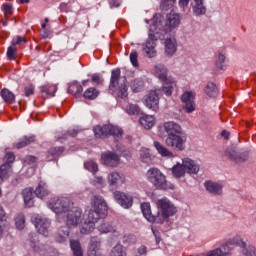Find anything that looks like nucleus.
I'll return each instance as SVG.
<instances>
[{
	"label": "nucleus",
	"instance_id": "f257e3e1",
	"mask_svg": "<svg viewBox=\"0 0 256 256\" xmlns=\"http://www.w3.org/2000/svg\"><path fill=\"white\" fill-rule=\"evenodd\" d=\"M181 23V17L179 14L170 12L166 16V21L164 23V26L161 27V24L159 22H154L149 29V37L144 44L143 51L148 57H154L157 54V51L155 50V47L157 44L155 41L159 39V31H163L165 33H171L173 29H177L179 27V24Z\"/></svg>",
	"mask_w": 256,
	"mask_h": 256
},
{
	"label": "nucleus",
	"instance_id": "f03ea898",
	"mask_svg": "<svg viewBox=\"0 0 256 256\" xmlns=\"http://www.w3.org/2000/svg\"><path fill=\"white\" fill-rule=\"evenodd\" d=\"M157 207L161 212H158L157 215H153V213H151V204L147 202L141 204L143 216L150 223H165L169 217H172L174 213H177V209L167 198L159 199L157 201Z\"/></svg>",
	"mask_w": 256,
	"mask_h": 256
},
{
	"label": "nucleus",
	"instance_id": "7ed1b4c3",
	"mask_svg": "<svg viewBox=\"0 0 256 256\" xmlns=\"http://www.w3.org/2000/svg\"><path fill=\"white\" fill-rule=\"evenodd\" d=\"M65 218L66 226H61L56 235L57 243H66L69 241V229H73L83 221V211L79 207L71 206V208L63 214L62 219Z\"/></svg>",
	"mask_w": 256,
	"mask_h": 256
},
{
	"label": "nucleus",
	"instance_id": "20e7f679",
	"mask_svg": "<svg viewBox=\"0 0 256 256\" xmlns=\"http://www.w3.org/2000/svg\"><path fill=\"white\" fill-rule=\"evenodd\" d=\"M109 89L113 93H116L120 99H127L129 95L127 92V79L121 78V69L116 68L111 71Z\"/></svg>",
	"mask_w": 256,
	"mask_h": 256
},
{
	"label": "nucleus",
	"instance_id": "39448f33",
	"mask_svg": "<svg viewBox=\"0 0 256 256\" xmlns=\"http://www.w3.org/2000/svg\"><path fill=\"white\" fill-rule=\"evenodd\" d=\"M92 209L88 213V221L91 223H97L101 217L107 215L108 207L107 202L101 196H94L91 202Z\"/></svg>",
	"mask_w": 256,
	"mask_h": 256
},
{
	"label": "nucleus",
	"instance_id": "423d86ee",
	"mask_svg": "<svg viewBox=\"0 0 256 256\" xmlns=\"http://www.w3.org/2000/svg\"><path fill=\"white\" fill-rule=\"evenodd\" d=\"M147 179L156 189H175V185L167 182V177L157 168H151L147 171Z\"/></svg>",
	"mask_w": 256,
	"mask_h": 256
},
{
	"label": "nucleus",
	"instance_id": "0eeeda50",
	"mask_svg": "<svg viewBox=\"0 0 256 256\" xmlns=\"http://www.w3.org/2000/svg\"><path fill=\"white\" fill-rule=\"evenodd\" d=\"M49 209L56 213L59 222L63 221V215L73 207V202L69 198H53L48 204Z\"/></svg>",
	"mask_w": 256,
	"mask_h": 256
},
{
	"label": "nucleus",
	"instance_id": "6e6552de",
	"mask_svg": "<svg viewBox=\"0 0 256 256\" xmlns=\"http://www.w3.org/2000/svg\"><path fill=\"white\" fill-rule=\"evenodd\" d=\"M154 71L156 73V77L164 82L162 86V92L167 97H171V95H173V91H175V87H177V84L175 81L169 80L167 78V68H165L163 64H157L154 67Z\"/></svg>",
	"mask_w": 256,
	"mask_h": 256
},
{
	"label": "nucleus",
	"instance_id": "1a4fd4ad",
	"mask_svg": "<svg viewBox=\"0 0 256 256\" xmlns=\"http://www.w3.org/2000/svg\"><path fill=\"white\" fill-rule=\"evenodd\" d=\"M94 134L98 139H105V137L111 135L115 137V139H121L123 137V130L117 126L108 124L94 127Z\"/></svg>",
	"mask_w": 256,
	"mask_h": 256
},
{
	"label": "nucleus",
	"instance_id": "9d476101",
	"mask_svg": "<svg viewBox=\"0 0 256 256\" xmlns=\"http://www.w3.org/2000/svg\"><path fill=\"white\" fill-rule=\"evenodd\" d=\"M185 143H187V136L183 133L167 136L165 139L166 147L173 149V151H185Z\"/></svg>",
	"mask_w": 256,
	"mask_h": 256
},
{
	"label": "nucleus",
	"instance_id": "9b49d317",
	"mask_svg": "<svg viewBox=\"0 0 256 256\" xmlns=\"http://www.w3.org/2000/svg\"><path fill=\"white\" fill-rule=\"evenodd\" d=\"M4 161L5 163L0 166V183H3L5 179H9V175L13 173L11 163L15 161V154H13V152L6 153Z\"/></svg>",
	"mask_w": 256,
	"mask_h": 256
},
{
	"label": "nucleus",
	"instance_id": "f8f14e48",
	"mask_svg": "<svg viewBox=\"0 0 256 256\" xmlns=\"http://www.w3.org/2000/svg\"><path fill=\"white\" fill-rule=\"evenodd\" d=\"M32 221L40 235L49 237V227H51V222L47 218L36 216Z\"/></svg>",
	"mask_w": 256,
	"mask_h": 256
},
{
	"label": "nucleus",
	"instance_id": "ddd939ff",
	"mask_svg": "<svg viewBox=\"0 0 256 256\" xmlns=\"http://www.w3.org/2000/svg\"><path fill=\"white\" fill-rule=\"evenodd\" d=\"M87 256H103L101 251V238L94 236L89 240Z\"/></svg>",
	"mask_w": 256,
	"mask_h": 256
},
{
	"label": "nucleus",
	"instance_id": "4468645a",
	"mask_svg": "<svg viewBox=\"0 0 256 256\" xmlns=\"http://www.w3.org/2000/svg\"><path fill=\"white\" fill-rule=\"evenodd\" d=\"M182 103H184V111L186 113H193L196 109V104H195V93L193 92H184L181 97Z\"/></svg>",
	"mask_w": 256,
	"mask_h": 256
},
{
	"label": "nucleus",
	"instance_id": "2eb2a0df",
	"mask_svg": "<svg viewBox=\"0 0 256 256\" xmlns=\"http://www.w3.org/2000/svg\"><path fill=\"white\" fill-rule=\"evenodd\" d=\"M225 156L233 161L234 163H245L249 160V153L247 152H236L234 148H227L225 151Z\"/></svg>",
	"mask_w": 256,
	"mask_h": 256
},
{
	"label": "nucleus",
	"instance_id": "dca6fc26",
	"mask_svg": "<svg viewBox=\"0 0 256 256\" xmlns=\"http://www.w3.org/2000/svg\"><path fill=\"white\" fill-rule=\"evenodd\" d=\"M143 103L148 109L157 111L159 109V94L157 91H150L144 98Z\"/></svg>",
	"mask_w": 256,
	"mask_h": 256
},
{
	"label": "nucleus",
	"instance_id": "f3484780",
	"mask_svg": "<svg viewBox=\"0 0 256 256\" xmlns=\"http://www.w3.org/2000/svg\"><path fill=\"white\" fill-rule=\"evenodd\" d=\"M114 199L124 209H129L130 207L133 206V197L123 192H120V191L114 192Z\"/></svg>",
	"mask_w": 256,
	"mask_h": 256
},
{
	"label": "nucleus",
	"instance_id": "a211bd4d",
	"mask_svg": "<svg viewBox=\"0 0 256 256\" xmlns=\"http://www.w3.org/2000/svg\"><path fill=\"white\" fill-rule=\"evenodd\" d=\"M163 129L167 133L168 137H173L174 135H181L183 133V128L177 122L168 121L163 124Z\"/></svg>",
	"mask_w": 256,
	"mask_h": 256
},
{
	"label": "nucleus",
	"instance_id": "6ab92c4d",
	"mask_svg": "<svg viewBox=\"0 0 256 256\" xmlns=\"http://www.w3.org/2000/svg\"><path fill=\"white\" fill-rule=\"evenodd\" d=\"M101 157L104 165H107L108 167H117V165H119V161H121L119 155L111 151L102 153Z\"/></svg>",
	"mask_w": 256,
	"mask_h": 256
},
{
	"label": "nucleus",
	"instance_id": "aec40b11",
	"mask_svg": "<svg viewBox=\"0 0 256 256\" xmlns=\"http://www.w3.org/2000/svg\"><path fill=\"white\" fill-rule=\"evenodd\" d=\"M97 229L100 233H105V234L112 233L114 237H119V235H121V231H119V229H117V227H115L111 222L103 221L97 227Z\"/></svg>",
	"mask_w": 256,
	"mask_h": 256
},
{
	"label": "nucleus",
	"instance_id": "412c9836",
	"mask_svg": "<svg viewBox=\"0 0 256 256\" xmlns=\"http://www.w3.org/2000/svg\"><path fill=\"white\" fill-rule=\"evenodd\" d=\"M108 183L110 187H119L125 183V176L119 174V172H111L108 175Z\"/></svg>",
	"mask_w": 256,
	"mask_h": 256
},
{
	"label": "nucleus",
	"instance_id": "4be33fe9",
	"mask_svg": "<svg viewBox=\"0 0 256 256\" xmlns=\"http://www.w3.org/2000/svg\"><path fill=\"white\" fill-rule=\"evenodd\" d=\"M204 187L208 193H211L212 195H222L223 193V185L213 182V181H206L204 183Z\"/></svg>",
	"mask_w": 256,
	"mask_h": 256
},
{
	"label": "nucleus",
	"instance_id": "5701e85b",
	"mask_svg": "<svg viewBox=\"0 0 256 256\" xmlns=\"http://www.w3.org/2000/svg\"><path fill=\"white\" fill-rule=\"evenodd\" d=\"M182 164L184 165L186 173L193 175H197V173H199V165H197L194 160H191V158L183 159Z\"/></svg>",
	"mask_w": 256,
	"mask_h": 256
},
{
	"label": "nucleus",
	"instance_id": "b1692460",
	"mask_svg": "<svg viewBox=\"0 0 256 256\" xmlns=\"http://www.w3.org/2000/svg\"><path fill=\"white\" fill-rule=\"evenodd\" d=\"M65 151V147L58 146V147H52L46 152V159L47 161H53L57 159V157H61V154H63Z\"/></svg>",
	"mask_w": 256,
	"mask_h": 256
},
{
	"label": "nucleus",
	"instance_id": "393cba45",
	"mask_svg": "<svg viewBox=\"0 0 256 256\" xmlns=\"http://www.w3.org/2000/svg\"><path fill=\"white\" fill-rule=\"evenodd\" d=\"M177 52V42L173 38H167L165 40V54L168 57H173Z\"/></svg>",
	"mask_w": 256,
	"mask_h": 256
},
{
	"label": "nucleus",
	"instance_id": "a878e982",
	"mask_svg": "<svg viewBox=\"0 0 256 256\" xmlns=\"http://www.w3.org/2000/svg\"><path fill=\"white\" fill-rule=\"evenodd\" d=\"M191 5L193 13L196 15V17H199V15H205L207 9L203 5V0H193Z\"/></svg>",
	"mask_w": 256,
	"mask_h": 256
},
{
	"label": "nucleus",
	"instance_id": "bb28decb",
	"mask_svg": "<svg viewBox=\"0 0 256 256\" xmlns=\"http://www.w3.org/2000/svg\"><path fill=\"white\" fill-rule=\"evenodd\" d=\"M154 147L158 151L159 155H161V157H168L170 159L175 157L173 152H171L167 147H165L160 142L155 141L154 142Z\"/></svg>",
	"mask_w": 256,
	"mask_h": 256
},
{
	"label": "nucleus",
	"instance_id": "cd10ccee",
	"mask_svg": "<svg viewBox=\"0 0 256 256\" xmlns=\"http://www.w3.org/2000/svg\"><path fill=\"white\" fill-rule=\"evenodd\" d=\"M34 193L36 197H38L39 199H43L47 197V195H49V188L47 187V184L45 182H40Z\"/></svg>",
	"mask_w": 256,
	"mask_h": 256
},
{
	"label": "nucleus",
	"instance_id": "c85d7f7f",
	"mask_svg": "<svg viewBox=\"0 0 256 256\" xmlns=\"http://www.w3.org/2000/svg\"><path fill=\"white\" fill-rule=\"evenodd\" d=\"M24 203L26 207H33V189L32 188H25L22 191Z\"/></svg>",
	"mask_w": 256,
	"mask_h": 256
},
{
	"label": "nucleus",
	"instance_id": "c756f323",
	"mask_svg": "<svg viewBox=\"0 0 256 256\" xmlns=\"http://www.w3.org/2000/svg\"><path fill=\"white\" fill-rule=\"evenodd\" d=\"M140 125L144 127V129H151L153 125H155V117L151 115H144L140 118Z\"/></svg>",
	"mask_w": 256,
	"mask_h": 256
},
{
	"label": "nucleus",
	"instance_id": "7c9ffc66",
	"mask_svg": "<svg viewBox=\"0 0 256 256\" xmlns=\"http://www.w3.org/2000/svg\"><path fill=\"white\" fill-rule=\"evenodd\" d=\"M227 241H228V244L233 247L237 246V247H241V249L247 247V242L243 241V238L241 237V235H235L234 237L228 239Z\"/></svg>",
	"mask_w": 256,
	"mask_h": 256
},
{
	"label": "nucleus",
	"instance_id": "2f4dec72",
	"mask_svg": "<svg viewBox=\"0 0 256 256\" xmlns=\"http://www.w3.org/2000/svg\"><path fill=\"white\" fill-rule=\"evenodd\" d=\"M0 95L5 103H8L10 105H12V103H15V94H13V92H11L9 89H2Z\"/></svg>",
	"mask_w": 256,
	"mask_h": 256
},
{
	"label": "nucleus",
	"instance_id": "473e14b6",
	"mask_svg": "<svg viewBox=\"0 0 256 256\" xmlns=\"http://www.w3.org/2000/svg\"><path fill=\"white\" fill-rule=\"evenodd\" d=\"M172 173L176 179H181V177H185V167L184 164L182 163H177L176 165L173 166L172 168Z\"/></svg>",
	"mask_w": 256,
	"mask_h": 256
},
{
	"label": "nucleus",
	"instance_id": "72a5a7b5",
	"mask_svg": "<svg viewBox=\"0 0 256 256\" xmlns=\"http://www.w3.org/2000/svg\"><path fill=\"white\" fill-rule=\"evenodd\" d=\"M35 142V136H24L18 143L14 145L16 149H23V147H27V145H31V143Z\"/></svg>",
	"mask_w": 256,
	"mask_h": 256
},
{
	"label": "nucleus",
	"instance_id": "f704fd0d",
	"mask_svg": "<svg viewBox=\"0 0 256 256\" xmlns=\"http://www.w3.org/2000/svg\"><path fill=\"white\" fill-rule=\"evenodd\" d=\"M70 247L74 256H83V248L79 240H70Z\"/></svg>",
	"mask_w": 256,
	"mask_h": 256
},
{
	"label": "nucleus",
	"instance_id": "c9c22d12",
	"mask_svg": "<svg viewBox=\"0 0 256 256\" xmlns=\"http://www.w3.org/2000/svg\"><path fill=\"white\" fill-rule=\"evenodd\" d=\"M205 93L208 97H217L219 95V89L213 82H209L205 87Z\"/></svg>",
	"mask_w": 256,
	"mask_h": 256
},
{
	"label": "nucleus",
	"instance_id": "e433bc0d",
	"mask_svg": "<svg viewBox=\"0 0 256 256\" xmlns=\"http://www.w3.org/2000/svg\"><path fill=\"white\" fill-rule=\"evenodd\" d=\"M40 91L50 97H55V93H57V86L53 84H46L40 87Z\"/></svg>",
	"mask_w": 256,
	"mask_h": 256
},
{
	"label": "nucleus",
	"instance_id": "4c0bfd02",
	"mask_svg": "<svg viewBox=\"0 0 256 256\" xmlns=\"http://www.w3.org/2000/svg\"><path fill=\"white\" fill-rule=\"evenodd\" d=\"M95 229V223L87 220L82 224V227L80 229V233L82 235H89V233H92V231Z\"/></svg>",
	"mask_w": 256,
	"mask_h": 256
},
{
	"label": "nucleus",
	"instance_id": "58836bf2",
	"mask_svg": "<svg viewBox=\"0 0 256 256\" xmlns=\"http://www.w3.org/2000/svg\"><path fill=\"white\" fill-rule=\"evenodd\" d=\"M215 65L217 69H220L221 71H225L227 69V65L225 64V54L218 53L216 55Z\"/></svg>",
	"mask_w": 256,
	"mask_h": 256
},
{
	"label": "nucleus",
	"instance_id": "ea45409f",
	"mask_svg": "<svg viewBox=\"0 0 256 256\" xmlns=\"http://www.w3.org/2000/svg\"><path fill=\"white\" fill-rule=\"evenodd\" d=\"M68 93H71V95H79L83 93V86L77 82H72L68 87Z\"/></svg>",
	"mask_w": 256,
	"mask_h": 256
},
{
	"label": "nucleus",
	"instance_id": "a19ab883",
	"mask_svg": "<svg viewBox=\"0 0 256 256\" xmlns=\"http://www.w3.org/2000/svg\"><path fill=\"white\" fill-rule=\"evenodd\" d=\"M140 159H141L142 163H146L147 165H149V163H151V152L149 151V149L142 148L140 150Z\"/></svg>",
	"mask_w": 256,
	"mask_h": 256
},
{
	"label": "nucleus",
	"instance_id": "79ce46f5",
	"mask_svg": "<svg viewBox=\"0 0 256 256\" xmlns=\"http://www.w3.org/2000/svg\"><path fill=\"white\" fill-rule=\"evenodd\" d=\"M7 225V214L3 207L0 206V239L3 237V227Z\"/></svg>",
	"mask_w": 256,
	"mask_h": 256
},
{
	"label": "nucleus",
	"instance_id": "37998d69",
	"mask_svg": "<svg viewBox=\"0 0 256 256\" xmlns=\"http://www.w3.org/2000/svg\"><path fill=\"white\" fill-rule=\"evenodd\" d=\"M77 130L72 129L68 130L66 133L58 134L56 136L57 141L62 142L63 140L67 139V137H77Z\"/></svg>",
	"mask_w": 256,
	"mask_h": 256
},
{
	"label": "nucleus",
	"instance_id": "c03bdc74",
	"mask_svg": "<svg viewBox=\"0 0 256 256\" xmlns=\"http://www.w3.org/2000/svg\"><path fill=\"white\" fill-rule=\"evenodd\" d=\"M110 256H127V253H125L123 245L117 244L112 248Z\"/></svg>",
	"mask_w": 256,
	"mask_h": 256
},
{
	"label": "nucleus",
	"instance_id": "a18cd8bd",
	"mask_svg": "<svg viewBox=\"0 0 256 256\" xmlns=\"http://www.w3.org/2000/svg\"><path fill=\"white\" fill-rule=\"evenodd\" d=\"M97 97H99V92L95 88H88L84 92L85 99H90L91 101H93V99H97Z\"/></svg>",
	"mask_w": 256,
	"mask_h": 256
},
{
	"label": "nucleus",
	"instance_id": "49530a36",
	"mask_svg": "<svg viewBox=\"0 0 256 256\" xmlns=\"http://www.w3.org/2000/svg\"><path fill=\"white\" fill-rule=\"evenodd\" d=\"M84 167H85V169H87V171H90L93 174L97 173V171L99 169L97 162L92 161V160L85 162Z\"/></svg>",
	"mask_w": 256,
	"mask_h": 256
},
{
	"label": "nucleus",
	"instance_id": "de8ad7c7",
	"mask_svg": "<svg viewBox=\"0 0 256 256\" xmlns=\"http://www.w3.org/2000/svg\"><path fill=\"white\" fill-rule=\"evenodd\" d=\"M15 225L19 231L25 229V216L23 214H18L15 217Z\"/></svg>",
	"mask_w": 256,
	"mask_h": 256
},
{
	"label": "nucleus",
	"instance_id": "09e8293b",
	"mask_svg": "<svg viewBox=\"0 0 256 256\" xmlns=\"http://www.w3.org/2000/svg\"><path fill=\"white\" fill-rule=\"evenodd\" d=\"M143 87H145V84H144L143 80H141L139 78L135 79L132 83V90L134 91V93L141 92Z\"/></svg>",
	"mask_w": 256,
	"mask_h": 256
},
{
	"label": "nucleus",
	"instance_id": "8fccbe9b",
	"mask_svg": "<svg viewBox=\"0 0 256 256\" xmlns=\"http://www.w3.org/2000/svg\"><path fill=\"white\" fill-rule=\"evenodd\" d=\"M140 111H141V109L139 108V105H137V104H128L126 106V112L129 115H139Z\"/></svg>",
	"mask_w": 256,
	"mask_h": 256
},
{
	"label": "nucleus",
	"instance_id": "3c124183",
	"mask_svg": "<svg viewBox=\"0 0 256 256\" xmlns=\"http://www.w3.org/2000/svg\"><path fill=\"white\" fill-rule=\"evenodd\" d=\"M242 252H243V255L245 256H256V249H255V246L253 245L247 246L246 244V247L242 248Z\"/></svg>",
	"mask_w": 256,
	"mask_h": 256
},
{
	"label": "nucleus",
	"instance_id": "603ef678",
	"mask_svg": "<svg viewBox=\"0 0 256 256\" xmlns=\"http://www.w3.org/2000/svg\"><path fill=\"white\" fill-rule=\"evenodd\" d=\"M16 55H17V46H13L11 44L7 50V58L9 59V61H13Z\"/></svg>",
	"mask_w": 256,
	"mask_h": 256
},
{
	"label": "nucleus",
	"instance_id": "864d4df0",
	"mask_svg": "<svg viewBox=\"0 0 256 256\" xmlns=\"http://www.w3.org/2000/svg\"><path fill=\"white\" fill-rule=\"evenodd\" d=\"M221 249H222V254L224 256H227V255H231V251H233L234 247L231 244H229V242L227 240L226 243H224L221 246Z\"/></svg>",
	"mask_w": 256,
	"mask_h": 256
},
{
	"label": "nucleus",
	"instance_id": "5fc2aeb1",
	"mask_svg": "<svg viewBox=\"0 0 256 256\" xmlns=\"http://www.w3.org/2000/svg\"><path fill=\"white\" fill-rule=\"evenodd\" d=\"M173 5H175V0H161V7L164 9V11L173 9Z\"/></svg>",
	"mask_w": 256,
	"mask_h": 256
},
{
	"label": "nucleus",
	"instance_id": "6e6d98bb",
	"mask_svg": "<svg viewBox=\"0 0 256 256\" xmlns=\"http://www.w3.org/2000/svg\"><path fill=\"white\" fill-rule=\"evenodd\" d=\"M138 57H139V54H137V51L131 52L130 61L133 65V67H139Z\"/></svg>",
	"mask_w": 256,
	"mask_h": 256
},
{
	"label": "nucleus",
	"instance_id": "4d7b16f0",
	"mask_svg": "<svg viewBox=\"0 0 256 256\" xmlns=\"http://www.w3.org/2000/svg\"><path fill=\"white\" fill-rule=\"evenodd\" d=\"M23 43H27V40L24 37L16 36L15 38H13L11 45L17 47V45H21Z\"/></svg>",
	"mask_w": 256,
	"mask_h": 256
},
{
	"label": "nucleus",
	"instance_id": "13d9d810",
	"mask_svg": "<svg viewBox=\"0 0 256 256\" xmlns=\"http://www.w3.org/2000/svg\"><path fill=\"white\" fill-rule=\"evenodd\" d=\"M206 256H224V254L221 248H216L209 251Z\"/></svg>",
	"mask_w": 256,
	"mask_h": 256
},
{
	"label": "nucleus",
	"instance_id": "bf43d9fd",
	"mask_svg": "<svg viewBox=\"0 0 256 256\" xmlns=\"http://www.w3.org/2000/svg\"><path fill=\"white\" fill-rule=\"evenodd\" d=\"M3 11L5 15H13V6L11 4H3Z\"/></svg>",
	"mask_w": 256,
	"mask_h": 256
},
{
	"label": "nucleus",
	"instance_id": "052dcab7",
	"mask_svg": "<svg viewBox=\"0 0 256 256\" xmlns=\"http://www.w3.org/2000/svg\"><path fill=\"white\" fill-rule=\"evenodd\" d=\"M24 93L26 97H31L35 93V87L32 85L25 87Z\"/></svg>",
	"mask_w": 256,
	"mask_h": 256
},
{
	"label": "nucleus",
	"instance_id": "680f3d73",
	"mask_svg": "<svg viewBox=\"0 0 256 256\" xmlns=\"http://www.w3.org/2000/svg\"><path fill=\"white\" fill-rule=\"evenodd\" d=\"M92 81L93 83H96V85H100V83H103V79L101 78V76H99V74L92 75Z\"/></svg>",
	"mask_w": 256,
	"mask_h": 256
},
{
	"label": "nucleus",
	"instance_id": "e2e57ef3",
	"mask_svg": "<svg viewBox=\"0 0 256 256\" xmlns=\"http://www.w3.org/2000/svg\"><path fill=\"white\" fill-rule=\"evenodd\" d=\"M110 7L113 9V7L117 8L121 6V0H108Z\"/></svg>",
	"mask_w": 256,
	"mask_h": 256
},
{
	"label": "nucleus",
	"instance_id": "0e129e2a",
	"mask_svg": "<svg viewBox=\"0 0 256 256\" xmlns=\"http://www.w3.org/2000/svg\"><path fill=\"white\" fill-rule=\"evenodd\" d=\"M26 161L29 165H33V163H36L37 162V157L35 156H28L26 158Z\"/></svg>",
	"mask_w": 256,
	"mask_h": 256
},
{
	"label": "nucleus",
	"instance_id": "69168bd1",
	"mask_svg": "<svg viewBox=\"0 0 256 256\" xmlns=\"http://www.w3.org/2000/svg\"><path fill=\"white\" fill-rule=\"evenodd\" d=\"M94 185H102L103 184V177L97 176L93 180Z\"/></svg>",
	"mask_w": 256,
	"mask_h": 256
},
{
	"label": "nucleus",
	"instance_id": "338daca9",
	"mask_svg": "<svg viewBox=\"0 0 256 256\" xmlns=\"http://www.w3.org/2000/svg\"><path fill=\"white\" fill-rule=\"evenodd\" d=\"M152 233L156 239V243H159V241H161V237H159V232L152 228Z\"/></svg>",
	"mask_w": 256,
	"mask_h": 256
},
{
	"label": "nucleus",
	"instance_id": "774afa93",
	"mask_svg": "<svg viewBox=\"0 0 256 256\" xmlns=\"http://www.w3.org/2000/svg\"><path fill=\"white\" fill-rule=\"evenodd\" d=\"M138 253H139V255H145V253H147V247L141 246V247L138 249Z\"/></svg>",
	"mask_w": 256,
	"mask_h": 256
}]
</instances>
